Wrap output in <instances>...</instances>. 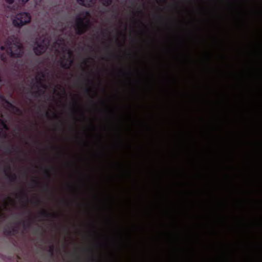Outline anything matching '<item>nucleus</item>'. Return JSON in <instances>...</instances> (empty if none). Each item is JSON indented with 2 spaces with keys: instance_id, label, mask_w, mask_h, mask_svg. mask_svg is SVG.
I'll return each instance as SVG.
<instances>
[{
  "instance_id": "nucleus-1",
  "label": "nucleus",
  "mask_w": 262,
  "mask_h": 262,
  "mask_svg": "<svg viewBox=\"0 0 262 262\" xmlns=\"http://www.w3.org/2000/svg\"><path fill=\"white\" fill-rule=\"evenodd\" d=\"M1 51H6L10 56L16 57L21 55L23 51L22 45L17 39L14 38L8 39L4 46L1 47Z\"/></svg>"
},
{
  "instance_id": "nucleus-2",
  "label": "nucleus",
  "mask_w": 262,
  "mask_h": 262,
  "mask_svg": "<svg viewBox=\"0 0 262 262\" xmlns=\"http://www.w3.org/2000/svg\"><path fill=\"white\" fill-rule=\"evenodd\" d=\"M32 16L30 13L21 12L17 13L12 18V25L16 28H20L31 23Z\"/></svg>"
},
{
  "instance_id": "nucleus-3",
  "label": "nucleus",
  "mask_w": 262,
  "mask_h": 262,
  "mask_svg": "<svg viewBox=\"0 0 262 262\" xmlns=\"http://www.w3.org/2000/svg\"><path fill=\"white\" fill-rule=\"evenodd\" d=\"M89 15V13L85 12L76 17L75 27L79 33L84 32L88 27L90 23Z\"/></svg>"
},
{
  "instance_id": "nucleus-4",
  "label": "nucleus",
  "mask_w": 262,
  "mask_h": 262,
  "mask_svg": "<svg viewBox=\"0 0 262 262\" xmlns=\"http://www.w3.org/2000/svg\"><path fill=\"white\" fill-rule=\"evenodd\" d=\"M49 43V39L47 36H42L37 38L33 46V49L36 55L44 53Z\"/></svg>"
},
{
  "instance_id": "nucleus-5",
  "label": "nucleus",
  "mask_w": 262,
  "mask_h": 262,
  "mask_svg": "<svg viewBox=\"0 0 262 262\" xmlns=\"http://www.w3.org/2000/svg\"><path fill=\"white\" fill-rule=\"evenodd\" d=\"M60 49L62 50V51L64 53V56L67 58V61H66V63H64L63 60L61 61V64L63 67L67 68H69L70 65L71 64V63L72 61L71 58V52L69 50L66 49L64 50L63 47L62 46L60 47Z\"/></svg>"
},
{
  "instance_id": "nucleus-6",
  "label": "nucleus",
  "mask_w": 262,
  "mask_h": 262,
  "mask_svg": "<svg viewBox=\"0 0 262 262\" xmlns=\"http://www.w3.org/2000/svg\"><path fill=\"white\" fill-rule=\"evenodd\" d=\"M77 3L80 5L85 7H91L96 3L97 0H76Z\"/></svg>"
},
{
  "instance_id": "nucleus-7",
  "label": "nucleus",
  "mask_w": 262,
  "mask_h": 262,
  "mask_svg": "<svg viewBox=\"0 0 262 262\" xmlns=\"http://www.w3.org/2000/svg\"><path fill=\"white\" fill-rule=\"evenodd\" d=\"M13 203V200H12L11 198H8L7 199V200H5L3 203V206H2V207H5L6 205H12Z\"/></svg>"
},
{
  "instance_id": "nucleus-8",
  "label": "nucleus",
  "mask_w": 262,
  "mask_h": 262,
  "mask_svg": "<svg viewBox=\"0 0 262 262\" xmlns=\"http://www.w3.org/2000/svg\"><path fill=\"white\" fill-rule=\"evenodd\" d=\"M4 1L9 6L13 5L15 3V0H4Z\"/></svg>"
},
{
  "instance_id": "nucleus-9",
  "label": "nucleus",
  "mask_w": 262,
  "mask_h": 262,
  "mask_svg": "<svg viewBox=\"0 0 262 262\" xmlns=\"http://www.w3.org/2000/svg\"><path fill=\"white\" fill-rule=\"evenodd\" d=\"M104 5H108L111 3L112 0H100Z\"/></svg>"
},
{
  "instance_id": "nucleus-10",
  "label": "nucleus",
  "mask_w": 262,
  "mask_h": 262,
  "mask_svg": "<svg viewBox=\"0 0 262 262\" xmlns=\"http://www.w3.org/2000/svg\"><path fill=\"white\" fill-rule=\"evenodd\" d=\"M18 3L21 5H25L28 3L29 0H17Z\"/></svg>"
},
{
  "instance_id": "nucleus-11",
  "label": "nucleus",
  "mask_w": 262,
  "mask_h": 262,
  "mask_svg": "<svg viewBox=\"0 0 262 262\" xmlns=\"http://www.w3.org/2000/svg\"><path fill=\"white\" fill-rule=\"evenodd\" d=\"M0 124L1 129L7 128L6 124L3 121H0Z\"/></svg>"
},
{
  "instance_id": "nucleus-12",
  "label": "nucleus",
  "mask_w": 262,
  "mask_h": 262,
  "mask_svg": "<svg viewBox=\"0 0 262 262\" xmlns=\"http://www.w3.org/2000/svg\"><path fill=\"white\" fill-rule=\"evenodd\" d=\"M59 45V43H58V42H56V43H55V46H56V45Z\"/></svg>"
},
{
  "instance_id": "nucleus-13",
  "label": "nucleus",
  "mask_w": 262,
  "mask_h": 262,
  "mask_svg": "<svg viewBox=\"0 0 262 262\" xmlns=\"http://www.w3.org/2000/svg\"><path fill=\"white\" fill-rule=\"evenodd\" d=\"M1 58L2 60H4L5 59V58H4L2 55L1 56Z\"/></svg>"
}]
</instances>
